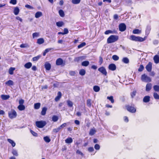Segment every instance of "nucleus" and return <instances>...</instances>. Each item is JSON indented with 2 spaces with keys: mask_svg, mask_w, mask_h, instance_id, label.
Wrapping results in <instances>:
<instances>
[{
  "mask_svg": "<svg viewBox=\"0 0 159 159\" xmlns=\"http://www.w3.org/2000/svg\"><path fill=\"white\" fill-rule=\"evenodd\" d=\"M129 39L132 41L135 42H143L146 39V37L142 38L140 36H136L134 35H131L129 37Z\"/></svg>",
  "mask_w": 159,
  "mask_h": 159,
  "instance_id": "f257e3e1",
  "label": "nucleus"
},
{
  "mask_svg": "<svg viewBox=\"0 0 159 159\" xmlns=\"http://www.w3.org/2000/svg\"><path fill=\"white\" fill-rule=\"evenodd\" d=\"M125 107L127 111L131 113H135L136 111V108L134 104L127 105Z\"/></svg>",
  "mask_w": 159,
  "mask_h": 159,
  "instance_id": "f03ea898",
  "label": "nucleus"
},
{
  "mask_svg": "<svg viewBox=\"0 0 159 159\" xmlns=\"http://www.w3.org/2000/svg\"><path fill=\"white\" fill-rule=\"evenodd\" d=\"M118 39V36L117 35H111L107 39V42L108 43H111L117 41Z\"/></svg>",
  "mask_w": 159,
  "mask_h": 159,
  "instance_id": "7ed1b4c3",
  "label": "nucleus"
},
{
  "mask_svg": "<svg viewBox=\"0 0 159 159\" xmlns=\"http://www.w3.org/2000/svg\"><path fill=\"white\" fill-rule=\"evenodd\" d=\"M46 122L45 121L41 120L36 121L35 122L36 125L39 128H43L46 124Z\"/></svg>",
  "mask_w": 159,
  "mask_h": 159,
  "instance_id": "20e7f679",
  "label": "nucleus"
},
{
  "mask_svg": "<svg viewBox=\"0 0 159 159\" xmlns=\"http://www.w3.org/2000/svg\"><path fill=\"white\" fill-rule=\"evenodd\" d=\"M141 80L143 81L146 82H151L152 80L150 77L147 76L144 74L142 75Z\"/></svg>",
  "mask_w": 159,
  "mask_h": 159,
  "instance_id": "39448f33",
  "label": "nucleus"
},
{
  "mask_svg": "<svg viewBox=\"0 0 159 159\" xmlns=\"http://www.w3.org/2000/svg\"><path fill=\"white\" fill-rule=\"evenodd\" d=\"M8 116L11 119L16 118L17 116V113L14 109H11L8 113Z\"/></svg>",
  "mask_w": 159,
  "mask_h": 159,
  "instance_id": "423d86ee",
  "label": "nucleus"
},
{
  "mask_svg": "<svg viewBox=\"0 0 159 159\" xmlns=\"http://www.w3.org/2000/svg\"><path fill=\"white\" fill-rule=\"evenodd\" d=\"M119 28L120 31L123 32L126 30V27L125 23H121L119 24Z\"/></svg>",
  "mask_w": 159,
  "mask_h": 159,
  "instance_id": "0eeeda50",
  "label": "nucleus"
},
{
  "mask_svg": "<svg viewBox=\"0 0 159 159\" xmlns=\"http://www.w3.org/2000/svg\"><path fill=\"white\" fill-rule=\"evenodd\" d=\"M98 70L104 76H106L107 74V71L104 67H101L98 69Z\"/></svg>",
  "mask_w": 159,
  "mask_h": 159,
  "instance_id": "6e6552de",
  "label": "nucleus"
},
{
  "mask_svg": "<svg viewBox=\"0 0 159 159\" xmlns=\"http://www.w3.org/2000/svg\"><path fill=\"white\" fill-rule=\"evenodd\" d=\"M86 58V57L84 56H80L75 57L74 59V61L75 62H79L82 61V60H84Z\"/></svg>",
  "mask_w": 159,
  "mask_h": 159,
  "instance_id": "1a4fd4ad",
  "label": "nucleus"
},
{
  "mask_svg": "<svg viewBox=\"0 0 159 159\" xmlns=\"http://www.w3.org/2000/svg\"><path fill=\"white\" fill-rule=\"evenodd\" d=\"M145 68L149 72H151L152 68V62H149L148 64L146 65Z\"/></svg>",
  "mask_w": 159,
  "mask_h": 159,
  "instance_id": "9d476101",
  "label": "nucleus"
},
{
  "mask_svg": "<svg viewBox=\"0 0 159 159\" xmlns=\"http://www.w3.org/2000/svg\"><path fill=\"white\" fill-rule=\"evenodd\" d=\"M63 61L62 59L59 58L57 59L56 61V64L57 66H60L63 65Z\"/></svg>",
  "mask_w": 159,
  "mask_h": 159,
  "instance_id": "9b49d317",
  "label": "nucleus"
},
{
  "mask_svg": "<svg viewBox=\"0 0 159 159\" xmlns=\"http://www.w3.org/2000/svg\"><path fill=\"white\" fill-rule=\"evenodd\" d=\"M108 69L110 70L114 71L116 69V66L115 64L111 63L109 65Z\"/></svg>",
  "mask_w": 159,
  "mask_h": 159,
  "instance_id": "f8f14e48",
  "label": "nucleus"
},
{
  "mask_svg": "<svg viewBox=\"0 0 159 159\" xmlns=\"http://www.w3.org/2000/svg\"><path fill=\"white\" fill-rule=\"evenodd\" d=\"M51 65L48 62H46L44 64V67L46 70H50L51 68Z\"/></svg>",
  "mask_w": 159,
  "mask_h": 159,
  "instance_id": "ddd939ff",
  "label": "nucleus"
},
{
  "mask_svg": "<svg viewBox=\"0 0 159 159\" xmlns=\"http://www.w3.org/2000/svg\"><path fill=\"white\" fill-rule=\"evenodd\" d=\"M61 96L62 94L61 92L60 91L58 92L57 93V96L55 98V101L57 102L61 98Z\"/></svg>",
  "mask_w": 159,
  "mask_h": 159,
  "instance_id": "4468645a",
  "label": "nucleus"
},
{
  "mask_svg": "<svg viewBox=\"0 0 159 159\" xmlns=\"http://www.w3.org/2000/svg\"><path fill=\"white\" fill-rule=\"evenodd\" d=\"M152 84L151 83H149L147 84L146 86V90L147 91H150L152 88Z\"/></svg>",
  "mask_w": 159,
  "mask_h": 159,
  "instance_id": "2eb2a0df",
  "label": "nucleus"
},
{
  "mask_svg": "<svg viewBox=\"0 0 159 159\" xmlns=\"http://www.w3.org/2000/svg\"><path fill=\"white\" fill-rule=\"evenodd\" d=\"M150 101V97L149 96H145L143 99V101L144 102H148Z\"/></svg>",
  "mask_w": 159,
  "mask_h": 159,
  "instance_id": "dca6fc26",
  "label": "nucleus"
},
{
  "mask_svg": "<svg viewBox=\"0 0 159 159\" xmlns=\"http://www.w3.org/2000/svg\"><path fill=\"white\" fill-rule=\"evenodd\" d=\"M5 84L8 86H13L14 85L13 82L11 80H9L5 83Z\"/></svg>",
  "mask_w": 159,
  "mask_h": 159,
  "instance_id": "f3484780",
  "label": "nucleus"
},
{
  "mask_svg": "<svg viewBox=\"0 0 159 159\" xmlns=\"http://www.w3.org/2000/svg\"><path fill=\"white\" fill-rule=\"evenodd\" d=\"M13 12L15 15H17L20 12V10L18 7H15L14 8Z\"/></svg>",
  "mask_w": 159,
  "mask_h": 159,
  "instance_id": "a211bd4d",
  "label": "nucleus"
},
{
  "mask_svg": "<svg viewBox=\"0 0 159 159\" xmlns=\"http://www.w3.org/2000/svg\"><path fill=\"white\" fill-rule=\"evenodd\" d=\"M154 62L156 64H157L159 62V57L157 55L155 56L153 58Z\"/></svg>",
  "mask_w": 159,
  "mask_h": 159,
  "instance_id": "6ab92c4d",
  "label": "nucleus"
},
{
  "mask_svg": "<svg viewBox=\"0 0 159 159\" xmlns=\"http://www.w3.org/2000/svg\"><path fill=\"white\" fill-rule=\"evenodd\" d=\"M96 132V130L95 129L93 128L91 129L89 132V134L90 135L92 136Z\"/></svg>",
  "mask_w": 159,
  "mask_h": 159,
  "instance_id": "aec40b11",
  "label": "nucleus"
},
{
  "mask_svg": "<svg viewBox=\"0 0 159 159\" xmlns=\"http://www.w3.org/2000/svg\"><path fill=\"white\" fill-rule=\"evenodd\" d=\"M47 110V108L46 107H43L42 109V110L41 111V115L42 116H44L45 115L46 111Z\"/></svg>",
  "mask_w": 159,
  "mask_h": 159,
  "instance_id": "412c9836",
  "label": "nucleus"
},
{
  "mask_svg": "<svg viewBox=\"0 0 159 159\" xmlns=\"http://www.w3.org/2000/svg\"><path fill=\"white\" fill-rule=\"evenodd\" d=\"M44 42V40L43 38H41L37 39V43L39 44H41L43 43Z\"/></svg>",
  "mask_w": 159,
  "mask_h": 159,
  "instance_id": "4be33fe9",
  "label": "nucleus"
},
{
  "mask_svg": "<svg viewBox=\"0 0 159 159\" xmlns=\"http://www.w3.org/2000/svg\"><path fill=\"white\" fill-rule=\"evenodd\" d=\"M7 141L9 143L11 144L12 147H14L15 146L16 143L13 140L10 139H8Z\"/></svg>",
  "mask_w": 159,
  "mask_h": 159,
  "instance_id": "5701e85b",
  "label": "nucleus"
},
{
  "mask_svg": "<svg viewBox=\"0 0 159 159\" xmlns=\"http://www.w3.org/2000/svg\"><path fill=\"white\" fill-rule=\"evenodd\" d=\"M32 66V63L30 62H28L24 66L26 68L29 69Z\"/></svg>",
  "mask_w": 159,
  "mask_h": 159,
  "instance_id": "b1692460",
  "label": "nucleus"
},
{
  "mask_svg": "<svg viewBox=\"0 0 159 159\" xmlns=\"http://www.w3.org/2000/svg\"><path fill=\"white\" fill-rule=\"evenodd\" d=\"M41 106V104L39 102L35 103L34 104V109H39Z\"/></svg>",
  "mask_w": 159,
  "mask_h": 159,
  "instance_id": "393cba45",
  "label": "nucleus"
},
{
  "mask_svg": "<svg viewBox=\"0 0 159 159\" xmlns=\"http://www.w3.org/2000/svg\"><path fill=\"white\" fill-rule=\"evenodd\" d=\"M65 141L66 143H70L73 142V139L72 138L70 137L66 139Z\"/></svg>",
  "mask_w": 159,
  "mask_h": 159,
  "instance_id": "a878e982",
  "label": "nucleus"
},
{
  "mask_svg": "<svg viewBox=\"0 0 159 159\" xmlns=\"http://www.w3.org/2000/svg\"><path fill=\"white\" fill-rule=\"evenodd\" d=\"M17 108L20 111H23L25 109V107L23 105H19Z\"/></svg>",
  "mask_w": 159,
  "mask_h": 159,
  "instance_id": "bb28decb",
  "label": "nucleus"
},
{
  "mask_svg": "<svg viewBox=\"0 0 159 159\" xmlns=\"http://www.w3.org/2000/svg\"><path fill=\"white\" fill-rule=\"evenodd\" d=\"M42 16V13L40 11H38L35 14V17L36 18H38Z\"/></svg>",
  "mask_w": 159,
  "mask_h": 159,
  "instance_id": "cd10ccee",
  "label": "nucleus"
},
{
  "mask_svg": "<svg viewBox=\"0 0 159 159\" xmlns=\"http://www.w3.org/2000/svg\"><path fill=\"white\" fill-rule=\"evenodd\" d=\"M15 68L11 67L9 69V73L10 75H12L13 74V71L15 70Z\"/></svg>",
  "mask_w": 159,
  "mask_h": 159,
  "instance_id": "c85d7f7f",
  "label": "nucleus"
},
{
  "mask_svg": "<svg viewBox=\"0 0 159 159\" xmlns=\"http://www.w3.org/2000/svg\"><path fill=\"white\" fill-rule=\"evenodd\" d=\"M141 33V31L138 29H134L133 31V33L134 34H139Z\"/></svg>",
  "mask_w": 159,
  "mask_h": 159,
  "instance_id": "c756f323",
  "label": "nucleus"
},
{
  "mask_svg": "<svg viewBox=\"0 0 159 159\" xmlns=\"http://www.w3.org/2000/svg\"><path fill=\"white\" fill-rule=\"evenodd\" d=\"M89 62L88 61H86L82 62L81 65L82 66H87L89 64Z\"/></svg>",
  "mask_w": 159,
  "mask_h": 159,
  "instance_id": "7c9ffc66",
  "label": "nucleus"
},
{
  "mask_svg": "<svg viewBox=\"0 0 159 159\" xmlns=\"http://www.w3.org/2000/svg\"><path fill=\"white\" fill-rule=\"evenodd\" d=\"M107 99L109 100L112 103H113L114 102V100L113 99V97L112 96H108L107 98Z\"/></svg>",
  "mask_w": 159,
  "mask_h": 159,
  "instance_id": "2f4dec72",
  "label": "nucleus"
},
{
  "mask_svg": "<svg viewBox=\"0 0 159 159\" xmlns=\"http://www.w3.org/2000/svg\"><path fill=\"white\" fill-rule=\"evenodd\" d=\"M64 25V23L62 21H58L56 22V25L58 27H61Z\"/></svg>",
  "mask_w": 159,
  "mask_h": 159,
  "instance_id": "473e14b6",
  "label": "nucleus"
},
{
  "mask_svg": "<svg viewBox=\"0 0 159 159\" xmlns=\"http://www.w3.org/2000/svg\"><path fill=\"white\" fill-rule=\"evenodd\" d=\"M67 104L69 107H73V103L70 100L67 101Z\"/></svg>",
  "mask_w": 159,
  "mask_h": 159,
  "instance_id": "72a5a7b5",
  "label": "nucleus"
},
{
  "mask_svg": "<svg viewBox=\"0 0 159 159\" xmlns=\"http://www.w3.org/2000/svg\"><path fill=\"white\" fill-rule=\"evenodd\" d=\"M154 90L157 92H159V85H155L153 87Z\"/></svg>",
  "mask_w": 159,
  "mask_h": 159,
  "instance_id": "f704fd0d",
  "label": "nucleus"
},
{
  "mask_svg": "<svg viewBox=\"0 0 159 159\" xmlns=\"http://www.w3.org/2000/svg\"><path fill=\"white\" fill-rule=\"evenodd\" d=\"M154 98L156 99H159V94H158L157 93L154 92L153 93Z\"/></svg>",
  "mask_w": 159,
  "mask_h": 159,
  "instance_id": "c9c22d12",
  "label": "nucleus"
},
{
  "mask_svg": "<svg viewBox=\"0 0 159 159\" xmlns=\"http://www.w3.org/2000/svg\"><path fill=\"white\" fill-rule=\"evenodd\" d=\"M43 139L47 143H49L51 141V139L50 138L47 136L44 137Z\"/></svg>",
  "mask_w": 159,
  "mask_h": 159,
  "instance_id": "e433bc0d",
  "label": "nucleus"
},
{
  "mask_svg": "<svg viewBox=\"0 0 159 159\" xmlns=\"http://www.w3.org/2000/svg\"><path fill=\"white\" fill-rule=\"evenodd\" d=\"M94 91L95 92H98L100 90V87L98 86H94L93 87Z\"/></svg>",
  "mask_w": 159,
  "mask_h": 159,
  "instance_id": "4c0bfd02",
  "label": "nucleus"
},
{
  "mask_svg": "<svg viewBox=\"0 0 159 159\" xmlns=\"http://www.w3.org/2000/svg\"><path fill=\"white\" fill-rule=\"evenodd\" d=\"M122 61L125 63H128L129 62V59L126 57H124L122 59Z\"/></svg>",
  "mask_w": 159,
  "mask_h": 159,
  "instance_id": "58836bf2",
  "label": "nucleus"
},
{
  "mask_svg": "<svg viewBox=\"0 0 159 159\" xmlns=\"http://www.w3.org/2000/svg\"><path fill=\"white\" fill-rule=\"evenodd\" d=\"M86 72L84 69H82L80 70L79 72V74L80 75L83 76L85 74Z\"/></svg>",
  "mask_w": 159,
  "mask_h": 159,
  "instance_id": "ea45409f",
  "label": "nucleus"
},
{
  "mask_svg": "<svg viewBox=\"0 0 159 159\" xmlns=\"http://www.w3.org/2000/svg\"><path fill=\"white\" fill-rule=\"evenodd\" d=\"M91 101L90 99H88L87 100V105L89 107H90L91 106Z\"/></svg>",
  "mask_w": 159,
  "mask_h": 159,
  "instance_id": "a19ab883",
  "label": "nucleus"
},
{
  "mask_svg": "<svg viewBox=\"0 0 159 159\" xmlns=\"http://www.w3.org/2000/svg\"><path fill=\"white\" fill-rule=\"evenodd\" d=\"M59 13L60 16L61 17H64L65 16V14L63 11L62 10H60L59 11Z\"/></svg>",
  "mask_w": 159,
  "mask_h": 159,
  "instance_id": "79ce46f5",
  "label": "nucleus"
},
{
  "mask_svg": "<svg viewBox=\"0 0 159 159\" xmlns=\"http://www.w3.org/2000/svg\"><path fill=\"white\" fill-rule=\"evenodd\" d=\"M2 98L3 100H7L9 98V96L8 95H1Z\"/></svg>",
  "mask_w": 159,
  "mask_h": 159,
  "instance_id": "37998d69",
  "label": "nucleus"
},
{
  "mask_svg": "<svg viewBox=\"0 0 159 159\" xmlns=\"http://www.w3.org/2000/svg\"><path fill=\"white\" fill-rule=\"evenodd\" d=\"M41 57V56L38 55L37 56L34 57L32 58V60L33 61H38Z\"/></svg>",
  "mask_w": 159,
  "mask_h": 159,
  "instance_id": "c03bdc74",
  "label": "nucleus"
},
{
  "mask_svg": "<svg viewBox=\"0 0 159 159\" xmlns=\"http://www.w3.org/2000/svg\"><path fill=\"white\" fill-rule=\"evenodd\" d=\"M144 67L143 65L141 64L140 65L138 69V71L139 72L142 71L144 69Z\"/></svg>",
  "mask_w": 159,
  "mask_h": 159,
  "instance_id": "a18cd8bd",
  "label": "nucleus"
},
{
  "mask_svg": "<svg viewBox=\"0 0 159 159\" xmlns=\"http://www.w3.org/2000/svg\"><path fill=\"white\" fill-rule=\"evenodd\" d=\"M86 43L85 42H82L78 46V48H80L86 45Z\"/></svg>",
  "mask_w": 159,
  "mask_h": 159,
  "instance_id": "49530a36",
  "label": "nucleus"
},
{
  "mask_svg": "<svg viewBox=\"0 0 159 159\" xmlns=\"http://www.w3.org/2000/svg\"><path fill=\"white\" fill-rule=\"evenodd\" d=\"M80 0H72L71 2L73 4H78L80 3Z\"/></svg>",
  "mask_w": 159,
  "mask_h": 159,
  "instance_id": "de8ad7c7",
  "label": "nucleus"
},
{
  "mask_svg": "<svg viewBox=\"0 0 159 159\" xmlns=\"http://www.w3.org/2000/svg\"><path fill=\"white\" fill-rule=\"evenodd\" d=\"M52 120L54 122H56L58 120V118L57 116L54 115L52 117Z\"/></svg>",
  "mask_w": 159,
  "mask_h": 159,
  "instance_id": "09e8293b",
  "label": "nucleus"
},
{
  "mask_svg": "<svg viewBox=\"0 0 159 159\" xmlns=\"http://www.w3.org/2000/svg\"><path fill=\"white\" fill-rule=\"evenodd\" d=\"M112 58L114 61H117L119 59V57L116 55H114L112 56Z\"/></svg>",
  "mask_w": 159,
  "mask_h": 159,
  "instance_id": "8fccbe9b",
  "label": "nucleus"
},
{
  "mask_svg": "<svg viewBox=\"0 0 159 159\" xmlns=\"http://www.w3.org/2000/svg\"><path fill=\"white\" fill-rule=\"evenodd\" d=\"M29 45L27 44H22L20 45L21 48H25L29 47Z\"/></svg>",
  "mask_w": 159,
  "mask_h": 159,
  "instance_id": "3c124183",
  "label": "nucleus"
},
{
  "mask_svg": "<svg viewBox=\"0 0 159 159\" xmlns=\"http://www.w3.org/2000/svg\"><path fill=\"white\" fill-rule=\"evenodd\" d=\"M30 132L31 134L34 136L37 137L38 136V134L31 129L30 130Z\"/></svg>",
  "mask_w": 159,
  "mask_h": 159,
  "instance_id": "603ef678",
  "label": "nucleus"
},
{
  "mask_svg": "<svg viewBox=\"0 0 159 159\" xmlns=\"http://www.w3.org/2000/svg\"><path fill=\"white\" fill-rule=\"evenodd\" d=\"M60 129H60V127H59L57 128H55V129H53V131L54 133H57L60 131Z\"/></svg>",
  "mask_w": 159,
  "mask_h": 159,
  "instance_id": "864d4df0",
  "label": "nucleus"
},
{
  "mask_svg": "<svg viewBox=\"0 0 159 159\" xmlns=\"http://www.w3.org/2000/svg\"><path fill=\"white\" fill-rule=\"evenodd\" d=\"M136 93V91H134L131 93L130 95L132 98H133L135 96Z\"/></svg>",
  "mask_w": 159,
  "mask_h": 159,
  "instance_id": "5fc2aeb1",
  "label": "nucleus"
},
{
  "mask_svg": "<svg viewBox=\"0 0 159 159\" xmlns=\"http://www.w3.org/2000/svg\"><path fill=\"white\" fill-rule=\"evenodd\" d=\"M113 33V31L112 30H106L104 32V34H110V33L112 34Z\"/></svg>",
  "mask_w": 159,
  "mask_h": 159,
  "instance_id": "6e6d98bb",
  "label": "nucleus"
},
{
  "mask_svg": "<svg viewBox=\"0 0 159 159\" xmlns=\"http://www.w3.org/2000/svg\"><path fill=\"white\" fill-rule=\"evenodd\" d=\"M33 38L37 37L39 36V33L37 32H35L33 34H32Z\"/></svg>",
  "mask_w": 159,
  "mask_h": 159,
  "instance_id": "4d7b16f0",
  "label": "nucleus"
},
{
  "mask_svg": "<svg viewBox=\"0 0 159 159\" xmlns=\"http://www.w3.org/2000/svg\"><path fill=\"white\" fill-rule=\"evenodd\" d=\"M10 3L13 5H15L17 3V1L16 0H11Z\"/></svg>",
  "mask_w": 159,
  "mask_h": 159,
  "instance_id": "13d9d810",
  "label": "nucleus"
},
{
  "mask_svg": "<svg viewBox=\"0 0 159 159\" xmlns=\"http://www.w3.org/2000/svg\"><path fill=\"white\" fill-rule=\"evenodd\" d=\"M25 7L30 9H33L34 8L33 7L30 6V5L28 4L25 5Z\"/></svg>",
  "mask_w": 159,
  "mask_h": 159,
  "instance_id": "bf43d9fd",
  "label": "nucleus"
},
{
  "mask_svg": "<svg viewBox=\"0 0 159 159\" xmlns=\"http://www.w3.org/2000/svg\"><path fill=\"white\" fill-rule=\"evenodd\" d=\"M76 153L77 154L80 155L82 156H83L84 155L83 153L79 150H77L76 151Z\"/></svg>",
  "mask_w": 159,
  "mask_h": 159,
  "instance_id": "052dcab7",
  "label": "nucleus"
},
{
  "mask_svg": "<svg viewBox=\"0 0 159 159\" xmlns=\"http://www.w3.org/2000/svg\"><path fill=\"white\" fill-rule=\"evenodd\" d=\"M94 148L95 149L98 150L100 148V146L98 144H96L94 145Z\"/></svg>",
  "mask_w": 159,
  "mask_h": 159,
  "instance_id": "680f3d73",
  "label": "nucleus"
},
{
  "mask_svg": "<svg viewBox=\"0 0 159 159\" xmlns=\"http://www.w3.org/2000/svg\"><path fill=\"white\" fill-rule=\"evenodd\" d=\"M12 153L14 155L16 156L18 155L17 152L16 150H13L12 151Z\"/></svg>",
  "mask_w": 159,
  "mask_h": 159,
  "instance_id": "e2e57ef3",
  "label": "nucleus"
},
{
  "mask_svg": "<svg viewBox=\"0 0 159 159\" xmlns=\"http://www.w3.org/2000/svg\"><path fill=\"white\" fill-rule=\"evenodd\" d=\"M69 32L68 30V29L66 28H64V32L63 33L64 34H68Z\"/></svg>",
  "mask_w": 159,
  "mask_h": 159,
  "instance_id": "0e129e2a",
  "label": "nucleus"
},
{
  "mask_svg": "<svg viewBox=\"0 0 159 159\" xmlns=\"http://www.w3.org/2000/svg\"><path fill=\"white\" fill-rule=\"evenodd\" d=\"M24 102V100L23 99H20L19 100V102L20 105H23Z\"/></svg>",
  "mask_w": 159,
  "mask_h": 159,
  "instance_id": "69168bd1",
  "label": "nucleus"
},
{
  "mask_svg": "<svg viewBox=\"0 0 159 159\" xmlns=\"http://www.w3.org/2000/svg\"><path fill=\"white\" fill-rule=\"evenodd\" d=\"M66 123H63L59 127H60V129L63 128L64 127H65L66 125Z\"/></svg>",
  "mask_w": 159,
  "mask_h": 159,
  "instance_id": "338daca9",
  "label": "nucleus"
},
{
  "mask_svg": "<svg viewBox=\"0 0 159 159\" xmlns=\"http://www.w3.org/2000/svg\"><path fill=\"white\" fill-rule=\"evenodd\" d=\"M94 149L92 147H90L88 149V150L90 152H92L94 151Z\"/></svg>",
  "mask_w": 159,
  "mask_h": 159,
  "instance_id": "774afa93",
  "label": "nucleus"
}]
</instances>
